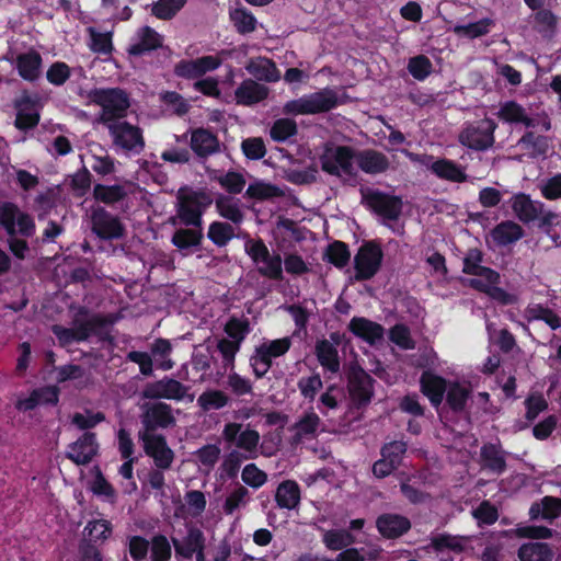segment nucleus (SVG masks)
I'll return each instance as SVG.
<instances>
[{"label": "nucleus", "instance_id": "obj_1", "mask_svg": "<svg viewBox=\"0 0 561 561\" xmlns=\"http://www.w3.org/2000/svg\"><path fill=\"white\" fill-rule=\"evenodd\" d=\"M0 228L8 236L10 252L16 259L24 260L30 251L25 239L32 238L36 231L34 218L15 203L3 202L0 204Z\"/></svg>", "mask_w": 561, "mask_h": 561}, {"label": "nucleus", "instance_id": "obj_2", "mask_svg": "<svg viewBox=\"0 0 561 561\" xmlns=\"http://www.w3.org/2000/svg\"><path fill=\"white\" fill-rule=\"evenodd\" d=\"M176 208L180 224L196 228L202 227L203 215L214 203L210 193L183 186L176 194Z\"/></svg>", "mask_w": 561, "mask_h": 561}, {"label": "nucleus", "instance_id": "obj_3", "mask_svg": "<svg viewBox=\"0 0 561 561\" xmlns=\"http://www.w3.org/2000/svg\"><path fill=\"white\" fill-rule=\"evenodd\" d=\"M89 98L101 107L100 121L103 124L124 118L130 106L128 93L121 88H95L90 91Z\"/></svg>", "mask_w": 561, "mask_h": 561}, {"label": "nucleus", "instance_id": "obj_4", "mask_svg": "<svg viewBox=\"0 0 561 561\" xmlns=\"http://www.w3.org/2000/svg\"><path fill=\"white\" fill-rule=\"evenodd\" d=\"M44 105L45 99L37 91L22 90L13 100V107L16 112L14 127L21 131L36 128Z\"/></svg>", "mask_w": 561, "mask_h": 561}, {"label": "nucleus", "instance_id": "obj_5", "mask_svg": "<svg viewBox=\"0 0 561 561\" xmlns=\"http://www.w3.org/2000/svg\"><path fill=\"white\" fill-rule=\"evenodd\" d=\"M500 274L495 271L483 267L472 274L469 280L470 286L485 293L491 299L501 305H515L519 300L520 291L517 288L505 290L499 287Z\"/></svg>", "mask_w": 561, "mask_h": 561}, {"label": "nucleus", "instance_id": "obj_6", "mask_svg": "<svg viewBox=\"0 0 561 561\" xmlns=\"http://www.w3.org/2000/svg\"><path fill=\"white\" fill-rule=\"evenodd\" d=\"M336 96L331 90H323L285 104L284 111L293 115H310L325 112L334 107Z\"/></svg>", "mask_w": 561, "mask_h": 561}, {"label": "nucleus", "instance_id": "obj_7", "mask_svg": "<svg viewBox=\"0 0 561 561\" xmlns=\"http://www.w3.org/2000/svg\"><path fill=\"white\" fill-rule=\"evenodd\" d=\"M321 165L330 174L350 176L356 171V154L348 147H327L321 156Z\"/></svg>", "mask_w": 561, "mask_h": 561}, {"label": "nucleus", "instance_id": "obj_8", "mask_svg": "<svg viewBox=\"0 0 561 561\" xmlns=\"http://www.w3.org/2000/svg\"><path fill=\"white\" fill-rule=\"evenodd\" d=\"M92 232L101 240H118L125 236V226L117 216L104 207L98 206L91 210Z\"/></svg>", "mask_w": 561, "mask_h": 561}, {"label": "nucleus", "instance_id": "obj_9", "mask_svg": "<svg viewBox=\"0 0 561 561\" xmlns=\"http://www.w3.org/2000/svg\"><path fill=\"white\" fill-rule=\"evenodd\" d=\"M140 439L145 454L153 460L156 468L169 470L174 460V451L169 447L165 436L154 433H142Z\"/></svg>", "mask_w": 561, "mask_h": 561}, {"label": "nucleus", "instance_id": "obj_10", "mask_svg": "<svg viewBox=\"0 0 561 561\" xmlns=\"http://www.w3.org/2000/svg\"><path fill=\"white\" fill-rule=\"evenodd\" d=\"M99 451L100 444L96 434L84 432L67 446L65 457L77 466H88L99 455Z\"/></svg>", "mask_w": 561, "mask_h": 561}, {"label": "nucleus", "instance_id": "obj_11", "mask_svg": "<svg viewBox=\"0 0 561 561\" xmlns=\"http://www.w3.org/2000/svg\"><path fill=\"white\" fill-rule=\"evenodd\" d=\"M108 133L113 138L114 145L127 151L139 153L145 148L142 130L130 123L114 122L107 125Z\"/></svg>", "mask_w": 561, "mask_h": 561}, {"label": "nucleus", "instance_id": "obj_12", "mask_svg": "<svg viewBox=\"0 0 561 561\" xmlns=\"http://www.w3.org/2000/svg\"><path fill=\"white\" fill-rule=\"evenodd\" d=\"M496 124L489 118L476 124L468 125L459 135V140L463 146L476 150H484L493 145V133Z\"/></svg>", "mask_w": 561, "mask_h": 561}, {"label": "nucleus", "instance_id": "obj_13", "mask_svg": "<svg viewBox=\"0 0 561 561\" xmlns=\"http://www.w3.org/2000/svg\"><path fill=\"white\" fill-rule=\"evenodd\" d=\"M222 64L219 56L206 55L196 59H182L175 64L173 73L178 78L195 80L218 69Z\"/></svg>", "mask_w": 561, "mask_h": 561}, {"label": "nucleus", "instance_id": "obj_14", "mask_svg": "<svg viewBox=\"0 0 561 561\" xmlns=\"http://www.w3.org/2000/svg\"><path fill=\"white\" fill-rule=\"evenodd\" d=\"M383 253L375 242L363 244L355 255L356 279H369L380 268Z\"/></svg>", "mask_w": 561, "mask_h": 561}, {"label": "nucleus", "instance_id": "obj_15", "mask_svg": "<svg viewBox=\"0 0 561 561\" xmlns=\"http://www.w3.org/2000/svg\"><path fill=\"white\" fill-rule=\"evenodd\" d=\"M188 387L181 381L164 376L162 379L148 382L142 389V398L150 400H175L181 401L185 398Z\"/></svg>", "mask_w": 561, "mask_h": 561}, {"label": "nucleus", "instance_id": "obj_16", "mask_svg": "<svg viewBox=\"0 0 561 561\" xmlns=\"http://www.w3.org/2000/svg\"><path fill=\"white\" fill-rule=\"evenodd\" d=\"M363 201L385 219H396L401 213V199L375 190L362 192Z\"/></svg>", "mask_w": 561, "mask_h": 561}, {"label": "nucleus", "instance_id": "obj_17", "mask_svg": "<svg viewBox=\"0 0 561 561\" xmlns=\"http://www.w3.org/2000/svg\"><path fill=\"white\" fill-rule=\"evenodd\" d=\"M145 433H153L158 428H168L175 424L172 408L165 402H154L146 407L141 415Z\"/></svg>", "mask_w": 561, "mask_h": 561}, {"label": "nucleus", "instance_id": "obj_18", "mask_svg": "<svg viewBox=\"0 0 561 561\" xmlns=\"http://www.w3.org/2000/svg\"><path fill=\"white\" fill-rule=\"evenodd\" d=\"M163 46V36L151 26L145 25L137 30L136 42L127 47V54L140 57Z\"/></svg>", "mask_w": 561, "mask_h": 561}, {"label": "nucleus", "instance_id": "obj_19", "mask_svg": "<svg viewBox=\"0 0 561 561\" xmlns=\"http://www.w3.org/2000/svg\"><path fill=\"white\" fill-rule=\"evenodd\" d=\"M93 324L95 325L98 322H89V319L81 321L76 318L73 320V328H65L55 324L51 331L57 337L59 345L67 347L75 342L80 343L87 341L90 337V330Z\"/></svg>", "mask_w": 561, "mask_h": 561}, {"label": "nucleus", "instance_id": "obj_20", "mask_svg": "<svg viewBox=\"0 0 561 561\" xmlns=\"http://www.w3.org/2000/svg\"><path fill=\"white\" fill-rule=\"evenodd\" d=\"M15 69L19 76L28 82H35L42 76L43 58L35 49L21 53L15 58Z\"/></svg>", "mask_w": 561, "mask_h": 561}, {"label": "nucleus", "instance_id": "obj_21", "mask_svg": "<svg viewBox=\"0 0 561 561\" xmlns=\"http://www.w3.org/2000/svg\"><path fill=\"white\" fill-rule=\"evenodd\" d=\"M175 554L183 559H192L196 550H205V536L197 527H190L182 539H172Z\"/></svg>", "mask_w": 561, "mask_h": 561}, {"label": "nucleus", "instance_id": "obj_22", "mask_svg": "<svg viewBox=\"0 0 561 561\" xmlns=\"http://www.w3.org/2000/svg\"><path fill=\"white\" fill-rule=\"evenodd\" d=\"M251 255L257 268L264 275L272 278H277L282 274V261L278 255H270L264 244H254L251 249Z\"/></svg>", "mask_w": 561, "mask_h": 561}, {"label": "nucleus", "instance_id": "obj_23", "mask_svg": "<svg viewBox=\"0 0 561 561\" xmlns=\"http://www.w3.org/2000/svg\"><path fill=\"white\" fill-rule=\"evenodd\" d=\"M190 146L198 157L205 158L218 150L219 141L210 130L197 128L192 131Z\"/></svg>", "mask_w": 561, "mask_h": 561}, {"label": "nucleus", "instance_id": "obj_24", "mask_svg": "<svg viewBox=\"0 0 561 561\" xmlns=\"http://www.w3.org/2000/svg\"><path fill=\"white\" fill-rule=\"evenodd\" d=\"M348 328L356 336L369 344L380 341L383 336L382 327L365 318H353Z\"/></svg>", "mask_w": 561, "mask_h": 561}, {"label": "nucleus", "instance_id": "obj_25", "mask_svg": "<svg viewBox=\"0 0 561 561\" xmlns=\"http://www.w3.org/2000/svg\"><path fill=\"white\" fill-rule=\"evenodd\" d=\"M421 388L432 404L438 405L443 401L447 383L444 378L434 375L431 371H424L421 377Z\"/></svg>", "mask_w": 561, "mask_h": 561}, {"label": "nucleus", "instance_id": "obj_26", "mask_svg": "<svg viewBox=\"0 0 561 561\" xmlns=\"http://www.w3.org/2000/svg\"><path fill=\"white\" fill-rule=\"evenodd\" d=\"M356 165L365 173L376 174L385 172L389 167V161L381 152L365 150L356 154Z\"/></svg>", "mask_w": 561, "mask_h": 561}, {"label": "nucleus", "instance_id": "obj_27", "mask_svg": "<svg viewBox=\"0 0 561 561\" xmlns=\"http://www.w3.org/2000/svg\"><path fill=\"white\" fill-rule=\"evenodd\" d=\"M432 545L442 554L448 552L459 554L471 547V538L442 534L433 537Z\"/></svg>", "mask_w": 561, "mask_h": 561}, {"label": "nucleus", "instance_id": "obj_28", "mask_svg": "<svg viewBox=\"0 0 561 561\" xmlns=\"http://www.w3.org/2000/svg\"><path fill=\"white\" fill-rule=\"evenodd\" d=\"M410 526L408 518L396 514H386L377 519L378 530L382 536L388 538L401 536Z\"/></svg>", "mask_w": 561, "mask_h": 561}, {"label": "nucleus", "instance_id": "obj_29", "mask_svg": "<svg viewBox=\"0 0 561 561\" xmlns=\"http://www.w3.org/2000/svg\"><path fill=\"white\" fill-rule=\"evenodd\" d=\"M512 208L522 221L535 220L541 213V204L534 202L525 194H517L512 198Z\"/></svg>", "mask_w": 561, "mask_h": 561}, {"label": "nucleus", "instance_id": "obj_30", "mask_svg": "<svg viewBox=\"0 0 561 561\" xmlns=\"http://www.w3.org/2000/svg\"><path fill=\"white\" fill-rule=\"evenodd\" d=\"M127 196L125 187L121 184L105 185L95 184L93 187V198L105 205H114L122 202Z\"/></svg>", "mask_w": 561, "mask_h": 561}, {"label": "nucleus", "instance_id": "obj_31", "mask_svg": "<svg viewBox=\"0 0 561 561\" xmlns=\"http://www.w3.org/2000/svg\"><path fill=\"white\" fill-rule=\"evenodd\" d=\"M276 502L283 508H295L300 501V489L295 481L280 483L276 491Z\"/></svg>", "mask_w": 561, "mask_h": 561}, {"label": "nucleus", "instance_id": "obj_32", "mask_svg": "<svg viewBox=\"0 0 561 561\" xmlns=\"http://www.w3.org/2000/svg\"><path fill=\"white\" fill-rule=\"evenodd\" d=\"M497 115L507 123L523 124L526 127L535 125L534 119L526 114V111L513 101L503 103Z\"/></svg>", "mask_w": 561, "mask_h": 561}, {"label": "nucleus", "instance_id": "obj_33", "mask_svg": "<svg viewBox=\"0 0 561 561\" xmlns=\"http://www.w3.org/2000/svg\"><path fill=\"white\" fill-rule=\"evenodd\" d=\"M561 514V500L546 496L540 503H534L529 510L531 519H554Z\"/></svg>", "mask_w": 561, "mask_h": 561}, {"label": "nucleus", "instance_id": "obj_34", "mask_svg": "<svg viewBox=\"0 0 561 561\" xmlns=\"http://www.w3.org/2000/svg\"><path fill=\"white\" fill-rule=\"evenodd\" d=\"M219 215L234 224L242 221L243 215L239 208V199L219 194L215 201Z\"/></svg>", "mask_w": 561, "mask_h": 561}, {"label": "nucleus", "instance_id": "obj_35", "mask_svg": "<svg viewBox=\"0 0 561 561\" xmlns=\"http://www.w3.org/2000/svg\"><path fill=\"white\" fill-rule=\"evenodd\" d=\"M248 72L254 78L265 81H276L279 79V72L275 65L267 58H257L248 64Z\"/></svg>", "mask_w": 561, "mask_h": 561}, {"label": "nucleus", "instance_id": "obj_36", "mask_svg": "<svg viewBox=\"0 0 561 561\" xmlns=\"http://www.w3.org/2000/svg\"><path fill=\"white\" fill-rule=\"evenodd\" d=\"M523 234L519 225L513 221H505L497 225L491 232L494 242L505 245L517 241Z\"/></svg>", "mask_w": 561, "mask_h": 561}, {"label": "nucleus", "instance_id": "obj_37", "mask_svg": "<svg viewBox=\"0 0 561 561\" xmlns=\"http://www.w3.org/2000/svg\"><path fill=\"white\" fill-rule=\"evenodd\" d=\"M203 233L201 228L198 229H188V228H180L178 229L171 239V242L179 250H188L194 247H198L202 243Z\"/></svg>", "mask_w": 561, "mask_h": 561}, {"label": "nucleus", "instance_id": "obj_38", "mask_svg": "<svg viewBox=\"0 0 561 561\" xmlns=\"http://www.w3.org/2000/svg\"><path fill=\"white\" fill-rule=\"evenodd\" d=\"M151 355L159 360L157 367L161 370H170L174 366V362L170 358L172 353V344L169 340L159 337L150 346Z\"/></svg>", "mask_w": 561, "mask_h": 561}, {"label": "nucleus", "instance_id": "obj_39", "mask_svg": "<svg viewBox=\"0 0 561 561\" xmlns=\"http://www.w3.org/2000/svg\"><path fill=\"white\" fill-rule=\"evenodd\" d=\"M520 561H551L552 551L546 543H525L518 550Z\"/></svg>", "mask_w": 561, "mask_h": 561}, {"label": "nucleus", "instance_id": "obj_40", "mask_svg": "<svg viewBox=\"0 0 561 561\" xmlns=\"http://www.w3.org/2000/svg\"><path fill=\"white\" fill-rule=\"evenodd\" d=\"M317 357L320 364L332 373H336L340 368L337 351L333 344L323 340L317 343Z\"/></svg>", "mask_w": 561, "mask_h": 561}, {"label": "nucleus", "instance_id": "obj_41", "mask_svg": "<svg viewBox=\"0 0 561 561\" xmlns=\"http://www.w3.org/2000/svg\"><path fill=\"white\" fill-rule=\"evenodd\" d=\"M350 393L358 403L368 402L371 397L370 378L364 373L355 375L350 381Z\"/></svg>", "mask_w": 561, "mask_h": 561}, {"label": "nucleus", "instance_id": "obj_42", "mask_svg": "<svg viewBox=\"0 0 561 561\" xmlns=\"http://www.w3.org/2000/svg\"><path fill=\"white\" fill-rule=\"evenodd\" d=\"M83 533H87L88 536L90 537L88 541H91L94 545L98 541L104 542L112 536L113 525L107 519L89 520L84 527ZM83 541L87 540L84 539Z\"/></svg>", "mask_w": 561, "mask_h": 561}, {"label": "nucleus", "instance_id": "obj_43", "mask_svg": "<svg viewBox=\"0 0 561 561\" xmlns=\"http://www.w3.org/2000/svg\"><path fill=\"white\" fill-rule=\"evenodd\" d=\"M187 0H158L153 2L151 14L159 20H171L180 12Z\"/></svg>", "mask_w": 561, "mask_h": 561}, {"label": "nucleus", "instance_id": "obj_44", "mask_svg": "<svg viewBox=\"0 0 561 561\" xmlns=\"http://www.w3.org/2000/svg\"><path fill=\"white\" fill-rule=\"evenodd\" d=\"M493 25L494 21L486 18L467 25H455L453 31L460 37L476 38L488 34Z\"/></svg>", "mask_w": 561, "mask_h": 561}, {"label": "nucleus", "instance_id": "obj_45", "mask_svg": "<svg viewBox=\"0 0 561 561\" xmlns=\"http://www.w3.org/2000/svg\"><path fill=\"white\" fill-rule=\"evenodd\" d=\"M433 172L442 178L449 181L462 182L466 179L463 171L448 160H438L432 164Z\"/></svg>", "mask_w": 561, "mask_h": 561}, {"label": "nucleus", "instance_id": "obj_46", "mask_svg": "<svg viewBox=\"0 0 561 561\" xmlns=\"http://www.w3.org/2000/svg\"><path fill=\"white\" fill-rule=\"evenodd\" d=\"M98 322V324H93L90 330V336L95 335L98 340L102 343H107L110 345H114V336L112 335L108 327L112 324L106 317L95 313L89 318V322Z\"/></svg>", "mask_w": 561, "mask_h": 561}, {"label": "nucleus", "instance_id": "obj_47", "mask_svg": "<svg viewBox=\"0 0 561 561\" xmlns=\"http://www.w3.org/2000/svg\"><path fill=\"white\" fill-rule=\"evenodd\" d=\"M207 237L217 247H224L232 239L233 228L227 222L214 221L208 228Z\"/></svg>", "mask_w": 561, "mask_h": 561}, {"label": "nucleus", "instance_id": "obj_48", "mask_svg": "<svg viewBox=\"0 0 561 561\" xmlns=\"http://www.w3.org/2000/svg\"><path fill=\"white\" fill-rule=\"evenodd\" d=\"M105 421L103 412L85 411V414L76 412L71 417V423L79 430L90 432L96 425Z\"/></svg>", "mask_w": 561, "mask_h": 561}, {"label": "nucleus", "instance_id": "obj_49", "mask_svg": "<svg viewBox=\"0 0 561 561\" xmlns=\"http://www.w3.org/2000/svg\"><path fill=\"white\" fill-rule=\"evenodd\" d=\"M228 403V397L220 390L204 391L197 399V404L204 410H218Z\"/></svg>", "mask_w": 561, "mask_h": 561}, {"label": "nucleus", "instance_id": "obj_50", "mask_svg": "<svg viewBox=\"0 0 561 561\" xmlns=\"http://www.w3.org/2000/svg\"><path fill=\"white\" fill-rule=\"evenodd\" d=\"M71 77V68L65 61L53 62L46 71L47 81L55 85H64Z\"/></svg>", "mask_w": 561, "mask_h": 561}, {"label": "nucleus", "instance_id": "obj_51", "mask_svg": "<svg viewBox=\"0 0 561 561\" xmlns=\"http://www.w3.org/2000/svg\"><path fill=\"white\" fill-rule=\"evenodd\" d=\"M222 437L228 447L236 446L245 449V430L242 428V424L234 422L226 424Z\"/></svg>", "mask_w": 561, "mask_h": 561}, {"label": "nucleus", "instance_id": "obj_52", "mask_svg": "<svg viewBox=\"0 0 561 561\" xmlns=\"http://www.w3.org/2000/svg\"><path fill=\"white\" fill-rule=\"evenodd\" d=\"M290 347V340L283 337L270 342H265L257 347L260 356L267 357L271 362L272 358L285 354Z\"/></svg>", "mask_w": 561, "mask_h": 561}, {"label": "nucleus", "instance_id": "obj_53", "mask_svg": "<svg viewBox=\"0 0 561 561\" xmlns=\"http://www.w3.org/2000/svg\"><path fill=\"white\" fill-rule=\"evenodd\" d=\"M447 401L454 410H461L469 396V388L460 382H453L447 387Z\"/></svg>", "mask_w": 561, "mask_h": 561}, {"label": "nucleus", "instance_id": "obj_54", "mask_svg": "<svg viewBox=\"0 0 561 561\" xmlns=\"http://www.w3.org/2000/svg\"><path fill=\"white\" fill-rule=\"evenodd\" d=\"M296 133V122L290 118L277 119L271 128V137L276 141H285Z\"/></svg>", "mask_w": 561, "mask_h": 561}, {"label": "nucleus", "instance_id": "obj_55", "mask_svg": "<svg viewBox=\"0 0 561 561\" xmlns=\"http://www.w3.org/2000/svg\"><path fill=\"white\" fill-rule=\"evenodd\" d=\"M172 554L171 545L164 535H156L151 540V561H169Z\"/></svg>", "mask_w": 561, "mask_h": 561}, {"label": "nucleus", "instance_id": "obj_56", "mask_svg": "<svg viewBox=\"0 0 561 561\" xmlns=\"http://www.w3.org/2000/svg\"><path fill=\"white\" fill-rule=\"evenodd\" d=\"M91 34V45L90 48L92 51L101 55H111L114 47L112 43V34L111 33H100L94 28H90Z\"/></svg>", "mask_w": 561, "mask_h": 561}, {"label": "nucleus", "instance_id": "obj_57", "mask_svg": "<svg viewBox=\"0 0 561 561\" xmlns=\"http://www.w3.org/2000/svg\"><path fill=\"white\" fill-rule=\"evenodd\" d=\"M323 542L330 550H340L353 542V537L345 530H329L323 535Z\"/></svg>", "mask_w": 561, "mask_h": 561}, {"label": "nucleus", "instance_id": "obj_58", "mask_svg": "<svg viewBox=\"0 0 561 561\" xmlns=\"http://www.w3.org/2000/svg\"><path fill=\"white\" fill-rule=\"evenodd\" d=\"M482 458L485 466L495 472H501L505 467V461L500 449L494 445H488L482 448Z\"/></svg>", "mask_w": 561, "mask_h": 561}, {"label": "nucleus", "instance_id": "obj_59", "mask_svg": "<svg viewBox=\"0 0 561 561\" xmlns=\"http://www.w3.org/2000/svg\"><path fill=\"white\" fill-rule=\"evenodd\" d=\"M244 456L242 453L232 450L225 458L221 465V477L233 480L237 478Z\"/></svg>", "mask_w": 561, "mask_h": 561}, {"label": "nucleus", "instance_id": "obj_60", "mask_svg": "<svg viewBox=\"0 0 561 561\" xmlns=\"http://www.w3.org/2000/svg\"><path fill=\"white\" fill-rule=\"evenodd\" d=\"M185 502L188 508V513L193 517L199 516L206 508V496L199 490H190L185 493Z\"/></svg>", "mask_w": 561, "mask_h": 561}, {"label": "nucleus", "instance_id": "obj_61", "mask_svg": "<svg viewBox=\"0 0 561 561\" xmlns=\"http://www.w3.org/2000/svg\"><path fill=\"white\" fill-rule=\"evenodd\" d=\"M150 542L142 536H131L128 538V552L134 561H142L149 551Z\"/></svg>", "mask_w": 561, "mask_h": 561}, {"label": "nucleus", "instance_id": "obj_62", "mask_svg": "<svg viewBox=\"0 0 561 561\" xmlns=\"http://www.w3.org/2000/svg\"><path fill=\"white\" fill-rule=\"evenodd\" d=\"M409 72L416 80H424L432 71V62L425 56H416L410 59Z\"/></svg>", "mask_w": 561, "mask_h": 561}, {"label": "nucleus", "instance_id": "obj_63", "mask_svg": "<svg viewBox=\"0 0 561 561\" xmlns=\"http://www.w3.org/2000/svg\"><path fill=\"white\" fill-rule=\"evenodd\" d=\"M92 183V175L90 171L83 167L77 171L71 178V188L76 195L82 197L90 190Z\"/></svg>", "mask_w": 561, "mask_h": 561}, {"label": "nucleus", "instance_id": "obj_64", "mask_svg": "<svg viewBox=\"0 0 561 561\" xmlns=\"http://www.w3.org/2000/svg\"><path fill=\"white\" fill-rule=\"evenodd\" d=\"M91 491L98 496H105L112 503L116 497L114 486L105 479L100 470L92 482Z\"/></svg>", "mask_w": 561, "mask_h": 561}]
</instances>
